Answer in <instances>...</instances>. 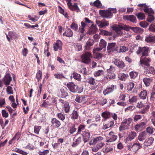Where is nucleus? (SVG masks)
<instances>
[{
  "label": "nucleus",
  "instance_id": "1",
  "mask_svg": "<svg viewBox=\"0 0 155 155\" xmlns=\"http://www.w3.org/2000/svg\"><path fill=\"white\" fill-rule=\"evenodd\" d=\"M99 14L102 18H110L112 16L113 13L116 12V8L114 9L113 8H109L107 10H100Z\"/></svg>",
  "mask_w": 155,
  "mask_h": 155
},
{
  "label": "nucleus",
  "instance_id": "2",
  "mask_svg": "<svg viewBox=\"0 0 155 155\" xmlns=\"http://www.w3.org/2000/svg\"><path fill=\"white\" fill-rule=\"evenodd\" d=\"M92 58V55L90 52H86L81 56V61L85 64H88L91 62V58Z\"/></svg>",
  "mask_w": 155,
  "mask_h": 155
},
{
  "label": "nucleus",
  "instance_id": "3",
  "mask_svg": "<svg viewBox=\"0 0 155 155\" xmlns=\"http://www.w3.org/2000/svg\"><path fill=\"white\" fill-rule=\"evenodd\" d=\"M129 26L124 24L118 23L117 25V36H121L123 33V31H129Z\"/></svg>",
  "mask_w": 155,
  "mask_h": 155
},
{
  "label": "nucleus",
  "instance_id": "4",
  "mask_svg": "<svg viewBox=\"0 0 155 155\" xmlns=\"http://www.w3.org/2000/svg\"><path fill=\"white\" fill-rule=\"evenodd\" d=\"M66 86L69 90L73 93L78 92V93H80L81 91L80 90L79 91L78 87L72 82H69L67 83L66 84Z\"/></svg>",
  "mask_w": 155,
  "mask_h": 155
},
{
  "label": "nucleus",
  "instance_id": "5",
  "mask_svg": "<svg viewBox=\"0 0 155 155\" xmlns=\"http://www.w3.org/2000/svg\"><path fill=\"white\" fill-rule=\"evenodd\" d=\"M115 68L114 67L110 66L109 69H107V75L105 77L107 79H111L115 78L116 75L114 72L115 71Z\"/></svg>",
  "mask_w": 155,
  "mask_h": 155
},
{
  "label": "nucleus",
  "instance_id": "6",
  "mask_svg": "<svg viewBox=\"0 0 155 155\" xmlns=\"http://www.w3.org/2000/svg\"><path fill=\"white\" fill-rule=\"evenodd\" d=\"M72 0H65L68 8L72 11L78 12L79 9L77 5V3H74L73 5L71 3Z\"/></svg>",
  "mask_w": 155,
  "mask_h": 155
},
{
  "label": "nucleus",
  "instance_id": "7",
  "mask_svg": "<svg viewBox=\"0 0 155 155\" xmlns=\"http://www.w3.org/2000/svg\"><path fill=\"white\" fill-rule=\"evenodd\" d=\"M149 49V48L147 47H138L136 53L137 54H139L142 53V57L147 56L148 55Z\"/></svg>",
  "mask_w": 155,
  "mask_h": 155
},
{
  "label": "nucleus",
  "instance_id": "8",
  "mask_svg": "<svg viewBox=\"0 0 155 155\" xmlns=\"http://www.w3.org/2000/svg\"><path fill=\"white\" fill-rule=\"evenodd\" d=\"M5 34L8 41L9 42L11 41L10 38H13L14 39H15L18 38V35L15 32L11 31L8 32V35L6 33Z\"/></svg>",
  "mask_w": 155,
  "mask_h": 155
},
{
  "label": "nucleus",
  "instance_id": "9",
  "mask_svg": "<svg viewBox=\"0 0 155 155\" xmlns=\"http://www.w3.org/2000/svg\"><path fill=\"white\" fill-rule=\"evenodd\" d=\"M63 44L62 41L60 40H57L56 42L53 44V48L54 51H55L58 50H61Z\"/></svg>",
  "mask_w": 155,
  "mask_h": 155
},
{
  "label": "nucleus",
  "instance_id": "10",
  "mask_svg": "<svg viewBox=\"0 0 155 155\" xmlns=\"http://www.w3.org/2000/svg\"><path fill=\"white\" fill-rule=\"evenodd\" d=\"M51 126L54 128H60L61 124L60 121L56 118H53L51 120Z\"/></svg>",
  "mask_w": 155,
  "mask_h": 155
},
{
  "label": "nucleus",
  "instance_id": "11",
  "mask_svg": "<svg viewBox=\"0 0 155 155\" xmlns=\"http://www.w3.org/2000/svg\"><path fill=\"white\" fill-rule=\"evenodd\" d=\"M96 23L98 26L101 28L107 26L109 25V21L104 19L100 21L96 20Z\"/></svg>",
  "mask_w": 155,
  "mask_h": 155
},
{
  "label": "nucleus",
  "instance_id": "12",
  "mask_svg": "<svg viewBox=\"0 0 155 155\" xmlns=\"http://www.w3.org/2000/svg\"><path fill=\"white\" fill-rule=\"evenodd\" d=\"M123 18L125 20H127L134 23H136L137 21L136 17L132 15H124Z\"/></svg>",
  "mask_w": 155,
  "mask_h": 155
},
{
  "label": "nucleus",
  "instance_id": "13",
  "mask_svg": "<svg viewBox=\"0 0 155 155\" xmlns=\"http://www.w3.org/2000/svg\"><path fill=\"white\" fill-rule=\"evenodd\" d=\"M81 135L82 136L83 141L84 143L89 141L91 134L87 130H85V132L83 134H82Z\"/></svg>",
  "mask_w": 155,
  "mask_h": 155
},
{
  "label": "nucleus",
  "instance_id": "14",
  "mask_svg": "<svg viewBox=\"0 0 155 155\" xmlns=\"http://www.w3.org/2000/svg\"><path fill=\"white\" fill-rule=\"evenodd\" d=\"M12 80V78L9 73H6V75L3 79V81L5 85H9Z\"/></svg>",
  "mask_w": 155,
  "mask_h": 155
},
{
  "label": "nucleus",
  "instance_id": "15",
  "mask_svg": "<svg viewBox=\"0 0 155 155\" xmlns=\"http://www.w3.org/2000/svg\"><path fill=\"white\" fill-rule=\"evenodd\" d=\"M116 44L115 43H108L107 47L108 51L110 52H113L116 51Z\"/></svg>",
  "mask_w": 155,
  "mask_h": 155
},
{
  "label": "nucleus",
  "instance_id": "16",
  "mask_svg": "<svg viewBox=\"0 0 155 155\" xmlns=\"http://www.w3.org/2000/svg\"><path fill=\"white\" fill-rule=\"evenodd\" d=\"M107 43L103 39H101L99 44V48H97L94 49V50L100 51L102 50L103 48H106Z\"/></svg>",
  "mask_w": 155,
  "mask_h": 155
},
{
  "label": "nucleus",
  "instance_id": "17",
  "mask_svg": "<svg viewBox=\"0 0 155 155\" xmlns=\"http://www.w3.org/2000/svg\"><path fill=\"white\" fill-rule=\"evenodd\" d=\"M101 141L99 140L98 141L94 147L92 149L93 151H97L104 145V143L102 142Z\"/></svg>",
  "mask_w": 155,
  "mask_h": 155
},
{
  "label": "nucleus",
  "instance_id": "18",
  "mask_svg": "<svg viewBox=\"0 0 155 155\" xmlns=\"http://www.w3.org/2000/svg\"><path fill=\"white\" fill-rule=\"evenodd\" d=\"M144 72L146 74H154L155 73V70L154 68L152 67H144Z\"/></svg>",
  "mask_w": 155,
  "mask_h": 155
},
{
  "label": "nucleus",
  "instance_id": "19",
  "mask_svg": "<svg viewBox=\"0 0 155 155\" xmlns=\"http://www.w3.org/2000/svg\"><path fill=\"white\" fill-rule=\"evenodd\" d=\"M151 60L150 58H143L142 57H141L140 60V64H143L147 66H150V64L149 62Z\"/></svg>",
  "mask_w": 155,
  "mask_h": 155
},
{
  "label": "nucleus",
  "instance_id": "20",
  "mask_svg": "<svg viewBox=\"0 0 155 155\" xmlns=\"http://www.w3.org/2000/svg\"><path fill=\"white\" fill-rule=\"evenodd\" d=\"M146 123L145 122H141L139 124H137L135 126V129L136 131L141 130L145 127Z\"/></svg>",
  "mask_w": 155,
  "mask_h": 155
},
{
  "label": "nucleus",
  "instance_id": "21",
  "mask_svg": "<svg viewBox=\"0 0 155 155\" xmlns=\"http://www.w3.org/2000/svg\"><path fill=\"white\" fill-rule=\"evenodd\" d=\"M103 139L102 137L101 136L98 137L91 139L89 142V143L90 145L96 144L99 140H102Z\"/></svg>",
  "mask_w": 155,
  "mask_h": 155
},
{
  "label": "nucleus",
  "instance_id": "22",
  "mask_svg": "<svg viewBox=\"0 0 155 155\" xmlns=\"http://www.w3.org/2000/svg\"><path fill=\"white\" fill-rule=\"evenodd\" d=\"M87 82L91 85L93 86L92 87V89H95L97 88V86H95L96 84L95 80L92 77L89 78L87 80Z\"/></svg>",
  "mask_w": 155,
  "mask_h": 155
},
{
  "label": "nucleus",
  "instance_id": "23",
  "mask_svg": "<svg viewBox=\"0 0 155 155\" xmlns=\"http://www.w3.org/2000/svg\"><path fill=\"white\" fill-rule=\"evenodd\" d=\"M85 126L83 124H80L79 125L78 128V130L77 133V134L78 135L80 134L81 135L82 134H83L84 132H85V130H87L86 129Z\"/></svg>",
  "mask_w": 155,
  "mask_h": 155
},
{
  "label": "nucleus",
  "instance_id": "24",
  "mask_svg": "<svg viewBox=\"0 0 155 155\" xmlns=\"http://www.w3.org/2000/svg\"><path fill=\"white\" fill-rule=\"evenodd\" d=\"M114 133L112 131L109 133L110 136V137L107 138L106 142H112L115 141L116 140V136L113 134Z\"/></svg>",
  "mask_w": 155,
  "mask_h": 155
},
{
  "label": "nucleus",
  "instance_id": "25",
  "mask_svg": "<svg viewBox=\"0 0 155 155\" xmlns=\"http://www.w3.org/2000/svg\"><path fill=\"white\" fill-rule=\"evenodd\" d=\"M113 145V144H107L105 146V149L104 150V152L107 153L113 150L114 147Z\"/></svg>",
  "mask_w": 155,
  "mask_h": 155
},
{
  "label": "nucleus",
  "instance_id": "26",
  "mask_svg": "<svg viewBox=\"0 0 155 155\" xmlns=\"http://www.w3.org/2000/svg\"><path fill=\"white\" fill-rule=\"evenodd\" d=\"M145 41L147 43H153L155 41V36L151 35H147L145 38Z\"/></svg>",
  "mask_w": 155,
  "mask_h": 155
},
{
  "label": "nucleus",
  "instance_id": "27",
  "mask_svg": "<svg viewBox=\"0 0 155 155\" xmlns=\"http://www.w3.org/2000/svg\"><path fill=\"white\" fill-rule=\"evenodd\" d=\"M142 147V146L139 143H135L133 144L132 149H131V151L136 152L138 150Z\"/></svg>",
  "mask_w": 155,
  "mask_h": 155
},
{
  "label": "nucleus",
  "instance_id": "28",
  "mask_svg": "<svg viewBox=\"0 0 155 155\" xmlns=\"http://www.w3.org/2000/svg\"><path fill=\"white\" fill-rule=\"evenodd\" d=\"M143 81L146 87L149 86L153 81L151 78H144L143 79Z\"/></svg>",
  "mask_w": 155,
  "mask_h": 155
},
{
  "label": "nucleus",
  "instance_id": "29",
  "mask_svg": "<svg viewBox=\"0 0 155 155\" xmlns=\"http://www.w3.org/2000/svg\"><path fill=\"white\" fill-rule=\"evenodd\" d=\"M136 133L134 131L131 132L129 134L128 137L126 139L125 141L126 143L127 141L131 140L134 139L136 136Z\"/></svg>",
  "mask_w": 155,
  "mask_h": 155
},
{
  "label": "nucleus",
  "instance_id": "30",
  "mask_svg": "<svg viewBox=\"0 0 155 155\" xmlns=\"http://www.w3.org/2000/svg\"><path fill=\"white\" fill-rule=\"evenodd\" d=\"M90 5L100 8H103L104 7L99 0H96L92 4L91 3Z\"/></svg>",
  "mask_w": 155,
  "mask_h": 155
},
{
  "label": "nucleus",
  "instance_id": "31",
  "mask_svg": "<svg viewBox=\"0 0 155 155\" xmlns=\"http://www.w3.org/2000/svg\"><path fill=\"white\" fill-rule=\"evenodd\" d=\"M94 43V41L93 39L90 38L89 39L85 45V49L87 50L88 48H89L90 47L92 46Z\"/></svg>",
  "mask_w": 155,
  "mask_h": 155
},
{
  "label": "nucleus",
  "instance_id": "32",
  "mask_svg": "<svg viewBox=\"0 0 155 155\" xmlns=\"http://www.w3.org/2000/svg\"><path fill=\"white\" fill-rule=\"evenodd\" d=\"M51 105V101H50V99L48 97L46 100L44 101L43 103L41 104V107L47 108L48 106Z\"/></svg>",
  "mask_w": 155,
  "mask_h": 155
},
{
  "label": "nucleus",
  "instance_id": "33",
  "mask_svg": "<svg viewBox=\"0 0 155 155\" xmlns=\"http://www.w3.org/2000/svg\"><path fill=\"white\" fill-rule=\"evenodd\" d=\"M131 29L134 32L137 33H142L143 32V29L138 27H131L129 26V31Z\"/></svg>",
  "mask_w": 155,
  "mask_h": 155
},
{
  "label": "nucleus",
  "instance_id": "34",
  "mask_svg": "<svg viewBox=\"0 0 155 155\" xmlns=\"http://www.w3.org/2000/svg\"><path fill=\"white\" fill-rule=\"evenodd\" d=\"M154 140V139L152 137H150L147 140H145L144 144V146H146V147L151 145L153 143Z\"/></svg>",
  "mask_w": 155,
  "mask_h": 155
},
{
  "label": "nucleus",
  "instance_id": "35",
  "mask_svg": "<svg viewBox=\"0 0 155 155\" xmlns=\"http://www.w3.org/2000/svg\"><path fill=\"white\" fill-rule=\"evenodd\" d=\"M114 88V85H111L110 87L107 88L106 89L103 91V93L105 95L110 93L113 91Z\"/></svg>",
  "mask_w": 155,
  "mask_h": 155
},
{
  "label": "nucleus",
  "instance_id": "36",
  "mask_svg": "<svg viewBox=\"0 0 155 155\" xmlns=\"http://www.w3.org/2000/svg\"><path fill=\"white\" fill-rule=\"evenodd\" d=\"M97 29L96 28V26L94 25H92L91 27L89 29L88 33L90 35L94 34L97 31Z\"/></svg>",
  "mask_w": 155,
  "mask_h": 155
},
{
  "label": "nucleus",
  "instance_id": "37",
  "mask_svg": "<svg viewBox=\"0 0 155 155\" xmlns=\"http://www.w3.org/2000/svg\"><path fill=\"white\" fill-rule=\"evenodd\" d=\"M147 133L145 131H143L140 133L138 136V139L140 141H143L146 138Z\"/></svg>",
  "mask_w": 155,
  "mask_h": 155
},
{
  "label": "nucleus",
  "instance_id": "38",
  "mask_svg": "<svg viewBox=\"0 0 155 155\" xmlns=\"http://www.w3.org/2000/svg\"><path fill=\"white\" fill-rule=\"evenodd\" d=\"M102 117L104 119V121H106L107 119L109 118L111 116V114L110 112L104 111L101 114Z\"/></svg>",
  "mask_w": 155,
  "mask_h": 155
},
{
  "label": "nucleus",
  "instance_id": "39",
  "mask_svg": "<svg viewBox=\"0 0 155 155\" xmlns=\"http://www.w3.org/2000/svg\"><path fill=\"white\" fill-rule=\"evenodd\" d=\"M128 77L129 76L128 74H126L124 73H120L119 74L118 76L119 79L122 81H125Z\"/></svg>",
  "mask_w": 155,
  "mask_h": 155
},
{
  "label": "nucleus",
  "instance_id": "40",
  "mask_svg": "<svg viewBox=\"0 0 155 155\" xmlns=\"http://www.w3.org/2000/svg\"><path fill=\"white\" fill-rule=\"evenodd\" d=\"M81 137H78L77 139L74 140V141L73 142L72 145V147H75L77 146L81 142Z\"/></svg>",
  "mask_w": 155,
  "mask_h": 155
},
{
  "label": "nucleus",
  "instance_id": "41",
  "mask_svg": "<svg viewBox=\"0 0 155 155\" xmlns=\"http://www.w3.org/2000/svg\"><path fill=\"white\" fill-rule=\"evenodd\" d=\"M63 35L68 37H71L73 35V31L70 29L68 28L63 34Z\"/></svg>",
  "mask_w": 155,
  "mask_h": 155
},
{
  "label": "nucleus",
  "instance_id": "42",
  "mask_svg": "<svg viewBox=\"0 0 155 155\" xmlns=\"http://www.w3.org/2000/svg\"><path fill=\"white\" fill-rule=\"evenodd\" d=\"M143 10L145 12L147 13L148 15H152L154 14V12L152 8H148L147 6L144 8Z\"/></svg>",
  "mask_w": 155,
  "mask_h": 155
},
{
  "label": "nucleus",
  "instance_id": "43",
  "mask_svg": "<svg viewBox=\"0 0 155 155\" xmlns=\"http://www.w3.org/2000/svg\"><path fill=\"white\" fill-rule=\"evenodd\" d=\"M85 97L83 96H76L75 100L79 103H81L83 102H84L85 101Z\"/></svg>",
  "mask_w": 155,
  "mask_h": 155
},
{
  "label": "nucleus",
  "instance_id": "44",
  "mask_svg": "<svg viewBox=\"0 0 155 155\" xmlns=\"http://www.w3.org/2000/svg\"><path fill=\"white\" fill-rule=\"evenodd\" d=\"M114 122L113 121H110L107 124L106 123H104V125L102 127V129L104 130L112 126L114 124Z\"/></svg>",
  "mask_w": 155,
  "mask_h": 155
},
{
  "label": "nucleus",
  "instance_id": "45",
  "mask_svg": "<svg viewBox=\"0 0 155 155\" xmlns=\"http://www.w3.org/2000/svg\"><path fill=\"white\" fill-rule=\"evenodd\" d=\"M135 15L137 16V18L139 20H143L145 18V14L142 12H139L135 14Z\"/></svg>",
  "mask_w": 155,
  "mask_h": 155
},
{
  "label": "nucleus",
  "instance_id": "46",
  "mask_svg": "<svg viewBox=\"0 0 155 155\" xmlns=\"http://www.w3.org/2000/svg\"><path fill=\"white\" fill-rule=\"evenodd\" d=\"M147 95V93L146 91L143 90L141 92L139 95L140 98L144 99L146 98Z\"/></svg>",
  "mask_w": 155,
  "mask_h": 155
},
{
  "label": "nucleus",
  "instance_id": "47",
  "mask_svg": "<svg viewBox=\"0 0 155 155\" xmlns=\"http://www.w3.org/2000/svg\"><path fill=\"white\" fill-rule=\"evenodd\" d=\"M60 97L61 98H64L68 95V93L65 91L63 88L60 89Z\"/></svg>",
  "mask_w": 155,
  "mask_h": 155
},
{
  "label": "nucleus",
  "instance_id": "48",
  "mask_svg": "<svg viewBox=\"0 0 155 155\" xmlns=\"http://www.w3.org/2000/svg\"><path fill=\"white\" fill-rule=\"evenodd\" d=\"M77 130V128L75 127V125L73 124L69 127V132L71 134H72L75 132Z\"/></svg>",
  "mask_w": 155,
  "mask_h": 155
},
{
  "label": "nucleus",
  "instance_id": "49",
  "mask_svg": "<svg viewBox=\"0 0 155 155\" xmlns=\"http://www.w3.org/2000/svg\"><path fill=\"white\" fill-rule=\"evenodd\" d=\"M129 75L131 79H134L137 76L138 73L136 71H132L129 73Z\"/></svg>",
  "mask_w": 155,
  "mask_h": 155
},
{
  "label": "nucleus",
  "instance_id": "50",
  "mask_svg": "<svg viewBox=\"0 0 155 155\" xmlns=\"http://www.w3.org/2000/svg\"><path fill=\"white\" fill-rule=\"evenodd\" d=\"M74 48H76L78 51L82 50V45L81 43H74Z\"/></svg>",
  "mask_w": 155,
  "mask_h": 155
},
{
  "label": "nucleus",
  "instance_id": "51",
  "mask_svg": "<svg viewBox=\"0 0 155 155\" xmlns=\"http://www.w3.org/2000/svg\"><path fill=\"white\" fill-rule=\"evenodd\" d=\"M42 73L41 71L39 70L36 74V78L38 81H41L42 78Z\"/></svg>",
  "mask_w": 155,
  "mask_h": 155
},
{
  "label": "nucleus",
  "instance_id": "52",
  "mask_svg": "<svg viewBox=\"0 0 155 155\" xmlns=\"http://www.w3.org/2000/svg\"><path fill=\"white\" fill-rule=\"evenodd\" d=\"M78 114L77 111L74 110L71 114V118L74 120L77 119L78 118Z\"/></svg>",
  "mask_w": 155,
  "mask_h": 155
},
{
  "label": "nucleus",
  "instance_id": "53",
  "mask_svg": "<svg viewBox=\"0 0 155 155\" xmlns=\"http://www.w3.org/2000/svg\"><path fill=\"white\" fill-rule=\"evenodd\" d=\"M54 76L55 78L57 79H61L63 78H65L64 76L62 73L60 74H54Z\"/></svg>",
  "mask_w": 155,
  "mask_h": 155
},
{
  "label": "nucleus",
  "instance_id": "54",
  "mask_svg": "<svg viewBox=\"0 0 155 155\" xmlns=\"http://www.w3.org/2000/svg\"><path fill=\"white\" fill-rule=\"evenodd\" d=\"M134 86V83L131 82H129L127 85V90L129 91H131Z\"/></svg>",
  "mask_w": 155,
  "mask_h": 155
},
{
  "label": "nucleus",
  "instance_id": "55",
  "mask_svg": "<svg viewBox=\"0 0 155 155\" xmlns=\"http://www.w3.org/2000/svg\"><path fill=\"white\" fill-rule=\"evenodd\" d=\"M117 66L120 68H123L125 67V64L124 62L122 61H117Z\"/></svg>",
  "mask_w": 155,
  "mask_h": 155
},
{
  "label": "nucleus",
  "instance_id": "56",
  "mask_svg": "<svg viewBox=\"0 0 155 155\" xmlns=\"http://www.w3.org/2000/svg\"><path fill=\"white\" fill-rule=\"evenodd\" d=\"M73 78L78 81H80L81 80V76L80 74L76 72H74L73 73Z\"/></svg>",
  "mask_w": 155,
  "mask_h": 155
},
{
  "label": "nucleus",
  "instance_id": "57",
  "mask_svg": "<svg viewBox=\"0 0 155 155\" xmlns=\"http://www.w3.org/2000/svg\"><path fill=\"white\" fill-rule=\"evenodd\" d=\"M6 91L8 94H13L14 92L12 88L10 86H8L6 89Z\"/></svg>",
  "mask_w": 155,
  "mask_h": 155
},
{
  "label": "nucleus",
  "instance_id": "58",
  "mask_svg": "<svg viewBox=\"0 0 155 155\" xmlns=\"http://www.w3.org/2000/svg\"><path fill=\"white\" fill-rule=\"evenodd\" d=\"M104 73V71L102 70H98L96 71L94 74V75L96 77H98L102 75Z\"/></svg>",
  "mask_w": 155,
  "mask_h": 155
},
{
  "label": "nucleus",
  "instance_id": "59",
  "mask_svg": "<svg viewBox=\"0 0 155 155\" xmlns=\"http://www.w3.org/2000/svg\"><path fill=\"white\" fill-rule=\"evenodd\" d=\"M71 28L75 31H77L78 28V25L74 22H73L71 25Z\"/></svg>",
  "mask_w": 155,
  "mask_h": 155
},
{
  "label": "nucleus",
  "instance_id": "60",
  "mask_svg": "<svg viewBox=\"0 0 155 155\" xmlns=\"http://www.w3.org/2000/svg\"><path fill=\"white\" fill-rule=\"evenodd\" d=\"M128 50V48L124 46H120L119 52H124Z\"/></svg>",
  "mask_w": 155,
  "mask_h": 155
},
{
  "label": "nucleus",
  "instance_id": "61",
  "mask_svg": "<svg viewBox=\"0 0 155 155\" xmlns=\"http://www.w3.org/2000/svg\"><path fill=\"white\" fill-rule=\"evenodd\" d=\"M64 107L65 112L66 113L69 112L70 108L69 104L68 103L67 104H66L64 106Z\"/></svg>",
  "mask_w": 155,
  "mask_h": 155
},
{
  "label": "nucleus",
  "instance_id": "62",
  "mask_svg": "<svg viewBox=\"0 0 155 155\" xmlns=\"http://www.w3.org/2000/svg\"><path fill=\"white\" fill-rule=\"evenodd\" d=\"M129 125H122V124L121 125L119 128V130L121 131L122 130H125L128 129L129 128Z\"/></svg>",
  "mask_w": 155,
  "mask_h": 155
},
{
  "label": "nucleus",
  "instance_id": "63",
  "mask_svg": "<svg viewBox=\"0 0 155 155\" xmlns=\"http://www.w3.org/2000/svg\"><path fill=\"white\" fill-rule=\"evenodd\" d=\"M155 19L153 16L152 15H148V17L147 18V20L149 22H151Z\"/></svg>",
  "mask_w": 155,
  "mask_h": 155
},
{
  "label": "nucleus",
  "instance_id": "64",
  "mask_svg": "<svg viewBox=\"0 0 155 155\" xmlns=\"http://www.w3.org/2000/svg\"><path fill=\"white\" fill-rule=\"evenodd\" d=\"M149 30L152 32H155V23L153 24H151L149 26Z\"/></svg>",
  "mask_w": 155,
  "mask_h": 155
}]
</instances>
